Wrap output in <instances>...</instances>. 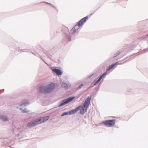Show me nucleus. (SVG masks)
I'll return each instance as SVG.
<instances>
[{
  "mask_svg": "<svg viewBox=\"0 0 148 148\" xmlns=\"http://www.w3.org/2000/svg\"><path fill=\"white\" fill-rule=\"evenodd\" d=\"M55 87V84L51 83L47 85V86H41L39 88V91L41 92L46 93L50 92Z\"/></svg>",
  "mask_w": 148,
  "mask_h": 148,
  "instance_id": "f257e3e1",
  "label": "nucleus"
},
{
  "mask_svg": "<svg viewBox=\"0 0 148 148\" xmlns=\"http://www.w3.org/2000/svg\"><path fill=\"white\" fill-rule=\"evenodd\" d=\"M91 97H88L87 98L84 102L83 106H81L80 109V113L81 114H84L87 111L88 108L90 103Z\"/></svg>",
  "mask_w": 148,
  "mask_h": 148,
  "instance_id": "f03ea898",
  "label": "nucleus"
},
{
  "mask_svg": "<svg viewBox=\"0 0 148 148\" xmlns=\"http://www.w3.org/2000/svg\"><path fill=\"white\" fill-rule=\"evenodd\" d=\"M115 120H110L104 121L103 123L106 126L108 127H112L114 126L115 124Z\"/></svg>",
  "mask_w": 148,
  "mask_h": 148,
  "instance_id": "7ed1b4c3",
  "label": "nucleus"
},
{
  "mask_svg": "<svg viewBox=\"0 0 148 148\" xmlns=\"http://www.w3.org/2000/svg\"><path fill=\"white\" fill-rule=\"evenodd\" d=\"M39 124V123L37 119L28 123L27 124V126L29 127H31Z\"/></svg>",
  "mask_w": 148,
  "mask_h": 148,
  "instance_id": "20e7f679",
  "label": "nucleus"
},
{
  "mask_svg": "<svg viewBox=\"0 0 148 148\" xmlns=\"http://www.w3.org/2000/svg\"><path fill=\"white\" fill-rule=\"evenodd\" d=\"M74 98V97H70L63 100L62 101V102L60 104L59 106H61L69 103Z\"/></svg>",
  "mask_w": 148,
  "mask_h": 148,
  "instance_id": "39448f33",
  "label": "nucleus"
},
{
  "mask_svg": "<svg viewBox=\"0 0 148 148\" xmlns=\"http://www.w3.org/2000/svg\"><path fill=\"white\" fill-rule=\"evenodd\" d=\"M88 16H86L84 18L78 22L77 25L78 27L82 26L86 21L87 20H88Z\"/></svg>",
  "mask_w": 148,
  "mask_h": 148,
  "instance_id": "423d86ee",
  "label": "nucleus"
},
{
  "mask_svg": "<svg viewBox=\"0 0 148 148\" xmlns=\"http://www.w3.org/2000/svg\"><path fill=\"white\" fill-rule=\"evenodd\" d=\"M49 118V116H46L44 117H42L38 119L39 123L40 124L45 121H46L47 120H48Z\"/></svg>",
  "mask_w": 148,
  "mask_h": 148,
  "instance_id": "0eeeda50",
  "label": "nucleus"
},
{
  "mask_svg": "<svg viewBox=\"0 0 148 148\" xmlns=\"http://www.w3.org/2000/svg\"><path fill=\"white\" fill-rule=\"evenodd\" d=\"M81 106H79L74 110H73L69 112L70 114H72L76 113L78 111L80 110Z\"/></svg>",
  "mask_w": 148,
  "mask_h": 148,
  "instance_id": "6e6552de",
  "label": "nucleus"
},
{
  "mask_svg": "<svg viewBox=\"0 0 148 148\" xmlns=\"http://www.w3.org/2000/svg\"><path fill=\"white\" fill-rule=\"evenodd\" d=\"M52 71L58 75H60L62 74V72L61 70L58 69H52Z\"/></svg>",
  "mask_w": 148,
  "mask_h": 148,
  "instance_id": "1a4fd4ad",
  "label": "nucleus"
},
{
  "mask_svg": "<svg viewBox=\"0 0 148 148\" xmlns=\"http://www.w3.org/2000/svg\"><path fill=\"white\" fill-rule=\"evenodd\" d=\"M107 74V73H106L103 74L99 77V79L96 81L95 83V85L97 84L100 80L102 78L105 76Z\"/></svg>",
  "mask_w": 148,
  "mask_h": 148,
  "instance_id": "9d476101",
  "label": "nucleus"
},
{
  "mask_svg": "<svg viewBox=\"0 0 148 148\" xmlns=\"http://www.w3.org/2000/svg\"><path fill=\"white\" fill-rule=\"evenodd\" d=\"M77 27V25H76L74 27H73L71 30V33L72 34L74 33L76 31L75 28Z\"/></svg>",
  "mask_w": 148,
  "mask_h": 148,
  "instance_id": "9b49d317",
  "label": "nucleus"
},
{
  "mask_svg": "<svg viewBox=\"0 0 148 148\" xmlns=\"http://www.w3.org/2000/svg\"><path fill=\"white\" fill-rule=\"evenodd\" d=\"M116 63L114 64H112L107 69V71H109L114 66L116 65Z\"/></svg>",
  "mask_w": 148,
  "mask_h": 148,
  "instance_id": "f8f14e48",
  "label": "nucleus"
},
{
  "mask_svg": "<svg viewBox=\"0 0 148 148\" xmlns=\"http://www.w3.org/2000/svg\"><path fill=\"white\" fill-rule=\"evenodd\" d=\"M0 119H2L4 121H5L8 120V118L3 116H0Z\"/></svg>",
  "mask_w": 148,
  "mask_h": 148,
  "instance_id": "ddd939ff",
  "label": "nucleus"
},
{
  "mask_svg": "<svg viewBox=\"0 0 148 148\" xmlns=\"http://www.w3.org/2000/svg\"><path fill=\"white\" fill-rule=\"evenodd\" d=\"M62 87L64 88L65 89H66L68 88V86L67 84L64 83H63L62 84Z\"/></svg>",
  "mask_w": 148,
  "mask_h": 148,
  "instance_id": "4468645a",
  "label": "nucleus"
},
{
  "mask_svg": "<svg viewBox=\"0 0 148 148\" xmlns=\"http://www.w3.org/2000/svg\"><path fill=\"white\" fill-rule=\"evenodd\" d=\"M68 114V113H66V112H64V113H63L61 115V116H64L65 115H67Z\"/></svg>",
  "mask_w": 148,
  "mask_h": 148,
  "instance_id": "2eb2a0df",
  "label": "nucleus"
}]
</instances>
